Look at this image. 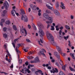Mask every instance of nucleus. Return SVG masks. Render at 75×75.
<instances>
[{"label": "nucleus", "mask_w": 75, "mask_h": 75, "mask_svg": "<svg viewBox=\"0 0 75 75\" xmlns=\"http://www.w3.org/2000/svg\"><path fill=\"white\" fill-rule=\"evenodd\" d=\"M69 68L71 70V71H74V69L72 68V67H69Z\"/></svg>", "instance_id": "obj_35"}, {"label": "nucleus", "mask_w": 75, "mask_h": 75, "mask_svg": "<svg viewBox=\"0 0 75 75\" xmlns=\"http://www.w3.org/2000/svg\"><path fill=\"white\" fill-rule=\"evenodd\" d=\"M30 6L32 7V8L33 10H35V5H33L32 4L30 5Z\"/></svg>", "instance_id": "obj_18"}, {"label": "nucleus", "mask_w": 75, "mask_h": 75, "mask_svg": "<svg viewBox=\"0 0 75 75\" xmlns=\"http://www.w3.org/2000/svg\"><path fill=\"white\" fill-rule=\"evenodd\" d=\"M36 1H37V2L38 3H42V0H35Z\"/></svg>", "instance_id": "obj_29"}, {"label": "nucleus", "mask_w": 75, "mask_h": 75, "mask_svg": "<svg viewBox=\"0 0 75 75\" xmlns=\"http://www.w3.org/2000/svg\"><path fill=\"white\" fill-rule=\"evenodd\" d=\"M36 41L37 42H38L39 45H41V46H42V44L40 43V40H39V39H37L36 40Z\"/></svg>", "instance_id": "obj_27"}, {"label": "nucleus", "mask_w": 75, "mask_h": 75, "mask_svg": "<svg viewBox=\"0 0 75 75\" xmlns=\"http://www.w3.org/2000/svg\"><path fill=\"white\" fill-rule=\"evenodd\" d=\"M54 54L57 58H60L59 54L58 52H54Z\"/></svg>", "instance_id": "obj_11"}, {"label": "nucleus", "mask_w": 75, "mask_h": 75, "mask_svg": "<svg viewBox=\"0 0 75 75\" xmlns=\"http://www.w3.org/2000/svg\"><path fill=\"white\" fill-rule=\"evenodd\" d=\"M71 19L73 20V19H74V16H73L72 15H71Z\"/></svg>", "instance_id": "obj_48"}, {"label": "nucleus", "mask_w": 75, "mask_h": 75, "mask_svg": "<svg viewBox=\"0 0 75 75\" xmlns=\"http://www.w3.org/2000/svg\"><path fill=\"white\" fill-rule=\"evenodd\" d=\"M53 12L55 14V15H56V16H58L59 14V12L57 10H55L53 11Z\"/></svg>", "instance_id": "obj_12"}, {"label": "nucleus", "mask_w": 75, "mask_h": 75, "mask_svg": "<svg viewBox=\"0 0 75 75\" xmlns=\"http://www.w3.org/2000/svg\"><path fill=\"white\" fill-rule=\"evenodd\" d=\"M50 25L49 24H48L47 26V28H48L50 27Z\"/></svg>", "instance_id": "obj_52"}, {"label": "nucleus", "mask_w": 75, "mask_h": 75, "mask_svg": "<svg viewBox=\"0 0 75 75\" xmlns=\"http://www.w3.org/2000/svg\"><path fill=\"white\" fill-rule=\"evenodd\" d=\"M29 54H34V53H33V52L31 51L29 52Z\"/></svg>", "instance_id": "obj_51"}, {"label": "nucleus", "mask_w": 75, "mask_h": 75, "mask_svg": "<svg viewBox=\"0 0 75 75\" xmlns=\"http://www.w3.org/2000/svg\"><path fill=\"white\" fill-rule=\"evenodd\" d=\"M58 61L59 62V64L62 65V66L63 65V64H62V63L63 62L62 61V60L61 59H60V58H58Z\"/></svg>", "instance_id": "obj_14"}, {"label": "nucleus", "mask_w": 75, "mask_h": 75, "mask_svg": "<svg viewBox=\"0 0 75 75\" xmlns=\"http://www.w3.org/2000/svg\"><path fill=\"white\" fill-rule=\"evenodd\" d=\"M26 41H27V42H31V41H30V40H29L28 38H27L26 39Z\"/></svg>", "instance_id": "obj_41"}, {"label": "nucleus", "mask_w": 75, "mask_h": 75, "mask_svg": "<svg viewBox=\"0 0 75 75\" xmlns=\"http://www.w3.org/2000/svg\"><path fill=\"white\" fill-rule=\"evenodd\" d=\"M66 67H67V64H65L62 66V69L64 70V71H65V68H66Z\"/></svg>", "instance_id": "obj_17"}, {"label": "nucleus", "mask_w": 75, "mask_h": 75, "mask_svg": "<svg viewBox=\"0 0 75 75\" xmlns=\"http://www.w3.org/2000/svg\"><path fill=\"white\" fill-rule=\"evenodd\" d=\"M23 60H22V59H20L19 60V64H21L22 63V61Z\"/></svg>", "instance_id": "obj_43"}, {"label": "nucleus", "mask_w": 75, "mask_h": 75, "mask_svg": "<svg viewBox=\"0 0 75 75\" xmlns=\"http://www.w3.org/2000/svg\"><path fill=\"white\" fill-rule=\"evenodd\" d=\"M3 37L4 38H7V35L6 33H4L3 34Z\"/></svg>", "instance_id": "obj_20"}, {"label": "nucleus", "mask_w": 75, "mask_h": 75, "mask_svg": "<svg viewBox=\"0 0 75 75\" xmlns=\"http://www.w3.org/2000/svg\"><path fill=\"white\" fill-rule=\"evenodd\" d=\"M28 12H30L31 11V8H29L28 9Z\"/></svg>", "instance_id": "obj_59"}, {"label": "nucleus", "mask_w": 75, "mask_h": 75, "mask_svg": "<svg viewBox=\"0 0 75 75\" xmlns=\"http://www.w3.org/2000/svg\"><path fill=\"white\" fill-rule=\"evenodd\" d=\"M65 27L67 30H70V27L68 25H66Z\"/></svg>", "instance_id": "obj_22"}, {"label": "nucleus", "mask_w": 75, "mask_h": 75, "mask_svg": "<svg viewBox=\"0 0 75 75\" xmlns=\"http://www.w3.org/2000/svg\"><path fill=\"white\" fill-rule=\"evenodd\" d=\"M55 64H56V65L58 67H59V68H60V66H59V65L58 63L56 62L55 63Z\"/></svg>", "instance_id": "obj_36"}, {"label": "nucleus", "mask_w": 75, "mask_h": 75, "mask_svg": "<svg viewBox=\"0 0 75 75\" xmlns=\"http://www.w3.org/2000/svg\"><path fill=\"white\" fill-rule=\"evenodd\" d=\"M56 48L58 51H61V48H60V47H59V46H57Z\"/></svg>", "instance_id": "obj_19"}, {"label": "nucleus", "mask_w": 75, "mask_h": 75, "mask_svg": "<svg viewBox=\"0 0 75 75\" xmlns=\"http://www.w3.org/2000/svg\"><path fill=\"white\" fill-rule=\"evenodd\" d=\"M46 12L47 13H51V12L49 10H46Z\"/></svg>", "instance_id": "obj_32"}, {"label": "nucleus", "mask_w": 75, "mask_h": 75, "mask_svg": "<svg viewBox=\"0 0 75 75\" xmlns=\"http://www.w3.org/2000/svg\"><path fill=\"white\" fill-rule=\"evenodd\" d=\"M19 39V38H17L16 39H15L14 40V41L15 42H16V41H17Z\"/></svg>", "instance_id": "obj_45"}, {"label": "nucleus", "mask_w": 75, "mask_h": 75, "mask_svg": "<svg viewBox=\"0 0 75 75\" xmlns=\"http://www.w3.org/2000/svg\"><path fill=\"white\" fill-rule=\"evenodd\" d=\"M13 28L16 31H17V28H16V26L15 25H13Z\"/></svg>", "instance_id": "obj_30"}, {"label": "nucleus", "mask_w": 75, "mask_h": 75, "mask_svg": "<svg viewBox=\"0 0 75 75\" xmlns=\"http://www.w3.org/2000/svg\"><path fill=\"white\" fill-rule=\"evenodd\" d=\"M30 62L31 63H34V62H35V61H30Z\"/></svg>", "instance_id": "obj_63"}, {"label": "nucleus", "mask_w": 75, "mask_h": 75, "mask_svg": "<svg viewBox=\"0 0 75 75\" xmlns=\"http://www.w3.org/2000/svg\"><path fill=\"white\" fill-rule=\"evenodd\" d=\"M25 71H27V72H28L29 73L31 72V71H30V70H29V69H27L26 70H25Z\"/></svg>", "instance_id": "obj_33"}, {"label": "nucleus", "mask_w": 75, "mask_h": 75, "mask_svg": "<svg viewBox=\"0 0 75 75\" xmlns=\"http://www.w3.org/2000/svg\"><path fill=\"white\" fill-rule=\"evenodd\" d=\"M12 44L14 48H15L16 47V45H15V44H14V42L12 43Z\"/></svg>", "instance_id": "obj_46"}, {"label": "nucleus", "mask_w": 75, "mask_h": 75, "mask_svg": "<svg viewBox=\"0 0 75 75\" xmlns=\"http://www.w3.org/2000/svg\"><path fill=\"white\" fill-rule=\"evenodd\" d=\"M0 25H1V26H2V27H3V23H2V22H1V23H0Z\"/></svg>", "instance_id": "obj_60"}, {"label": "nucleus", "mask_w": 75, "mask_h": 75, "mask_svg": "<svg viewBox=\"0 0 75 75\" xmlns=\"http://www.w3.org/2000/svg\"><path fill=\"white\" fill-rule=\"evenodd\" d=\"M34 58V57H33V56H30V59H33V58Z\"/></svg>", "instance_id": "obj_50"}, {"label": "nucleus", "mask_w": 75, "mask_h": 75, "mask_svg": "<svg viewBox=\"0 0 75 75\" xmlns=\"http://www.w3.org/2000/svg\"><path fill=\"white\" fill-rule=\"evenodd\" d=\"M7 28L5 27L3 28V30L4 31H7Z\"/></svg>", "instance_id": "obj_34"}, {"label": "nucleus", "mask_w": 75, "mask_h": 75, "mask_svg": "<svg viewBox=\"0 0 75 75\" xmlns=\"http://www.w3.org/2000/svg\"><path fill=\"white\" fill-rule=\"evenodd\" d=\"M3 13H4V14H6V13H7V11L5 10H4L3 11Z\"/></svg>", "instance_id": "obj_47"}, {"label": "nucleus", "mask_w": 75, "mask_h": 75, "mask_svg": "<svg viewBox=\"0 0 75 75\" xmlns=\"http://www.w3.org/2000/svg\"><path fill=\"white\" fill-rule=\"evenodd\" d=\"M40 41L41 42V43H43V42L42 41H43V39H42H42H40Z\"/></svg>", "instance_id": "obj_44"}, {"label": "nucleus", "mask_w": 75, "mask_h": 75, "mask_svg": "<svg viewBox=\"0 0 75 75\" xmlns=\"http://www.w3.org/2000/svg\"><path fill=\"white\" fill-rule=\"evenodd\" d=\"M4 6L6 9H7V8H8L9 4H8V2L7 1H5V3H4Z\"/></svg>", "instance_id": "obj_6"}, {"label": "nucleus", "mask_w": 75, "mask_h": 75, "mask_svg": "<svg viewBox=\"0 0 75 75\" xmlns=\"http://www.w3.org/2000/svg\"><path fill=\"white\" fill-rule=\"evenodd\" d=\"M28 28L29 29H30V28H31V26H30V25H28Z\"/></svg>", "instance_id": "obj_57"}, {"label": "nucleus", "mask_w": 75, "mask_h": 75, "mask_svg": "<svg viewBox=\"0 0 75 75\" xmlns=\"http://www.w3.org/2000/svg\"><path fill=\"white\" fill-rule=\"evenodd\" d=\"M51 62H53V63L54 62H55V60L54 59H52L51 60Z\"/></svg>", "instance_id": "obj_55"}, {"label": "nucleus", "mask_w": 75, "mask_h": 75, "mask_svg": "<svg viewBox=\"0 0 75 75\" xmlns=\"http://www.w3.org/2000/svg\"><path fill=\"white\" fill-rule=\"evenodd\" d=\"M38 72L39 73H40V74H41V73L42 72V71L41 70H39Z\"/></svg>", "instance_id": "obj_64"}, {"label": "nucleus", "mask_w": 75, "mask_h": 75, "mask_svg": "<svg viewBox=\"0 0 75 75\" xmlns=\"http://www.w3.org/2000/svg\"><path fill=\"white\" fill-rule=\"evenodd\" d=\"M48 21H46L47 24H52L53 22V19L52 17H50L48 19Z\"/></svg>", "instance_id": "obj_3"}, {"label": "nucleus", "mask_w": 75, "mask_h": 75, "mask_svg": "<svg viewBox=\"0 0 75 75\" xmlns=\"http://www.w3.org/2000/svg\"><path fill=\"white\" fill-rule=\"evenodd\" d=\"M24 31L25 32V34L26 35H27V31L25 29L21 28V33H24Z\"/></svg>", "instance_id": "obj_10"}, {"label": "nucleus", "mask_w": 75, "mask_h": 75, "mask_svg": "<svg viewBox=\"0 0 75 75\" xmlns=\"http://www.w3.org/2000/svg\"><path fill=\"white\" fill-rule=\"evenodd\" d=\"M51 28H50L51 30H52V31H54L55 29L54 28V26H51Z\"/></svg>", "instance_id": "obj_31"}, {"label": "nucleus", "mask_w": 75, "mask_h": 75, "mask_svg": "<svg viewBox=\"0 0 75 75\" xmlns=\"http://www.w3.org/2000/svg\"><path fill=\"white\" fill-rule=\"evenodd\" d=\"M19 47H20L18 46V47H16V52H17V54H18V53H20V51H19V50H18V48Z\"/></svg>", "instance_id": "obj_16"}, {"label": "nucleus", "mask_w": 75, "mask_h": 75, "mask_svg": "<svg viewBox=\"0 0 75 75\" xmlns=\"http://www.w3.org/2000/svg\"><path fill=\"white\" fill-rule=\"evenodd\" d=\"M62 55L64 57V56H66V55H67V54L64 53H62Z\"/></svg>", "instance_id": "obj_42"}, {"label": "nucleus", "mask_w": 75, "mask_h": 75, "mask_svg": "<svg viewBox=\"0 0 75 75\" xmlns=\"http://www.w3.org/2000/svg\"><path fill=\"white\" fill-rule=\"evenodd\" d=\"M25 64L26 65H28V62H26L25 63Z\"/></svg>", "instance_id": "obj_58"}, {"label": "nucleus", "mask_w": 75, "mask_h": 75, "mask_svg": "<svg viewBox=\"0 0 75 75\" xmlns=\"http://www.w3.org/2000/svg\"><path fill=\"white\" fill-rule=\"evenodd\" d=\"M69 37V36H67V37L64 36V39H65L66 40H67V39Z\"/></svg>", "instance_id": "obj_39"}, {"label": "nucleus", "mask_w": 75, "mask_h": 75, "mask_svg": "<svg viewBox=\"0 0 75 75\" xmlns=\"http://www.w3.org/2000/svg\"><path fill=\"white\" fill-rule=\"evenodd\" d=\"M5 21V20L4 19H2L1 20V23H4Z\"/></svg>", "instance_id": "obj_40"}, {"label": "nucleus", "mask_w": 75, "mask_h": 75, "mask_svg": "<svg viewBox=\"0 0 75 75\" xmlns=\"http://www.w3.org/2000/svg\"><path fill=\"white\" fill-rule=\"evenodd\" d=\"M60 4H61L60 6L61 7L62 9H65V7L64 6V3L62 2H61Z\"/></svg>", "instance_id": "obj_13"}, {"label": "nucleus", "mask_w": 75, "mask_h": 75, "mask_svg": "<svg viewBox=\"0 0 75 75\" xmlns=\"http://www.w3.org/2000/svg\"><path fill=\"white\" fill-rule=\"evenodd\" d=\"M39 35L40 37H42L44 35V33L43 30L41 28H39Z\"/></svg>", "instance_id": "obj_5"}, {"label": "nucleus", "mask_w": 75, "mask_h": 75, "mask_svg": "<svg viewBox=\"0 0 75 75\" xmlns=\"http://www.w3.org/2000/svg\"><path fill=\"white\" fill-rule=\"evenodd\" d=\"M10 67L11 68H13V64H12L10 66Z\"/></svg>", "instance_id": "obj_54"}, {"label": "nucleus", "mask_w": 75, "mask_h": 75, "mask_svg": "<svg viewBox=\"0 0 75 75\" xmlns=\"http://www.w3.org/2000/svg\"><path fill=\"white\" fill-rule=\"evenodd\" d=\"M35 62H40V60H39L38 58L37 57L36 58L35 60Z\"/></svg>", "instance_id": "obj_21"}, {"label": "nucleus", "mask_w": 75, "mask_h": 75, "mask_svg": "<svg viewBox=\"0 0 75 75\" xmlns=\"http://www.w3.org/2000/svg\"><path fill=\"white\" fill-rule=\"evenodd\" d=\"M59 6V4H58V3H56V4L55 5V7L56 8H58Z\"/></svg>", "instance_id": "obj_23"}, {"label": "nucleus", "mask_w": 75, "mask_h": 75, "mask_svg": "<svg viewBox=\"0 0 75 75\" xmlns=\"http://www.w3.org/2000/svg\"><path fill=\"white\" fill-rule=\"evenodd\" d=\"M42 51H40V53H39V55H41V54H42L43 56H45V54L44 53V52H45L46 51H45V50L44 49H42Z\"/></svg>", "instance_id": "obj_7"}, {"label": "nucleus", "mask_w": 75, "mask_h": 75, "mask_svg": "<svg viewBox=\"0 0 75 75\" xmlns=\"http://www.w3.org/2000/svg\"><path fill=\"white\" fill-rule=\"evenodd\" d=\"M55 70H54V69L53 68L52 70L50 71V72L51 73H53V74H54V73H55L56 72V73H58V69L57 68H55Z\"/></svg>", "instance_id": "obj_8"}, {"label": "nucleus", "mask_w": 75, "mask_h": 75, "mask_svg": "<svg viewBox=\"0 0 75 75\" xmlns=\"http://www.w3.org/2000/svg\"><path fill=\"white\" fill-rule=\"evenodd\" d=\"M50 5H51V6H52L53 5L51 3H48L46 4V6L47 7L48 9H50V10H51L52 11L54 10V8H53V7H51L50 6Z\"/></svg>", "instance_id": "obj_2"}, {"label": "nucleus", "mask_w": 75, "mask_h": 75, "mask_svg": "<svg viewBox=\"0 0 75 75\" xmlns=\"http://www.w3.org/2000/svg\"><path fill=\"white\" fill-rule=\"evenodd\" d=\"M41 11V10L40 9L38 11V16H41V13H40Z\"/></svg>", "instance_id": "obj_28"}, {"label": "nucleus", "mask_w": 75, "mask_h": 75, "mask_svg": "<svg viewBox=\"0 0 75 75\" xmlns=\"http://www.w3.org/2000/svg\"><path fill=\"white\" fill-rule=\"evenodd\" d=\"M43 17L45 18L46 19H48L50 17H50L49 15H48L47 13H44L43 15Z\"/></svg>", "instance_id": "obj_9"}, {"label": "nucleus", "mask_w": 75, "mask_h": 75, "mask_svg": "<svg viewBox=\"0 0 75 75\" xmlns=\"http://www.w3.org/2000/svg\"><path fill=\"white\" fill-rule=\"evenodd\" d=\"M3 1L2 0L0 1V4H2L3 3Z\"/></svg>", "instance_id": "obj_62"}, {"label": "nucleus", "mask_w": 75, "mask_h": 75, "mask_svg": "<svg viewBox=\"0 0 75 75\" xmlns=\"http://www.w3.org/2000/svg\"><path fill=\"white\" fill-rule=\"evenodd\" d=\"M32 27L35 30H37V28L34 24H33Z\"/></svg>", "instance_id": "obj_26"}, {"label": "nucleus", "mask_w": 75, "mask_h": 75, "mask_svg": "<svg viewBox=\"0 0 75 75\" xmlns=\"http://www.w3.org/2000/svg\"><path fill=\"white\" fill-rule=\"evenodd\" d=\"M21 13H22V14H25V13L24 12V11L23 9L21 10Z\"/></svg>", "instance_id": "obj_24"}, {"label": "nucleus", "mask_w": 75, "mask_h": 75, "mask_svg": "<svg viewBox=\"0 0 75 75\" xmlns=\"http://www.w3.org/2000/svg\"><path fill=\"white\" fill-rule=\"evenodd\" d=\"M6 24L7 25H9L10 24V21H6Z\"/></svg>", "instance_id": "obj_37"}, {"label": "nucleus", "mask_w": 75, "mask_h": 75, "mask_svg": "<svg viewBox=\"0 0 75 75\" xmlns=\"http://www.w3.org/2000/svg\"><path fill=\"white\" fill-rule=\"evenodd\" d=\"M14 11L15 13H16V11L14 9H13L12 11L11 12V13L12 15H13V16H15V13H14Z\"/></svg>", "instance_id": "obj_15"}, {"label": "nucleus", "mask_w": 75, "mask_h": 75, "mask_svg": "<svg viewBox=\"0 0 75 75\" xmlns=\"http://www.w3.org/2000/svg\"><path fill=\"white\" fill-rule=\"evenodd\" d=\"M4 47L5 48V50H7V46L6 45H4Z\"/></svg>", "instance_id": "obj_38"}, {"label": "nucleus", "mask_w": 75, "mask_h": 75, "mask_svg": "<svg viewBox=\"0 0 75 75\" xmlns=\"http://www.w3.org/2000/svg\"><path fill=\"white\" fill-rule=\"evenodd\" d=\"M61 33H62V30H60L59 33V35H61Z\"/></svg>", "instance_id": "obj_49"}, {"label": "nucleus", "mask_w": 75, "mask_h": 75, "mask_svg": "<svg viewBox=\"0 0 75 75\" xmlns=\"http://www.w3.org/2000/svg\"><path fill=\"white\" fill-rule=\"evenodd\" d=\"M21 20H24L25 22H27L28 21V18H27V16H22L21 17Z\"/></svg>", "instance_id": "obj_4"}, {"label": "nucleus", "mask_w": 75, "mask_h": 75, "mask_svg": "<svg viewBox=\"0 0 75 75\" xmlns=\"http://www.w3.org/2000/svg\"><path fill=\"white\" fill-rule=\"evenodd\" d=\"M7 55H8V56H9V58H11V55H10V53H8Z\"/></svg>", "instance_id": "obj_53"}, {"label": "nucleus", "mask_w": 75, "mask_h": 75, "mask_svg": "<svg viewBox=\"0 0 75 75\" xmlns=\"http://www.w3.org/2000/svg\"><path fill=\"white\" fill-rule=\"evenodd\" d=\"M60 30H63V28H64V27H63V26H61V27H60Z\"/></svg>", "instance_id": "obj_61"}, {"label": "nucleus", "mask_w": 75, "mask_h": 75, "mask_svg": "<svg viewBox=\"0 0 75 75\" xmlns=\"http://www.w3.org/2000/svg\"><path fill=\"white\" fill-rule=\"evenodd\" d=\"M74 54H72V53H71L70 54V55L71 56V57H72L73 59H75V57H74Z\"/></svg>", "instance_id": "obj_25"}, {"label": "nucleus", "mask_w": 75, "mask_h": 75, "mask_svg": "<svg viewBox=\"0 0 75 75\" xmlns=\"http://www.w3.org/2000/svg\"><path fill=\"white\" fill-rule=\"evenodd\" d=\"M47 69H51V67H47Z\"/></svg>", "instance_id": "obj_56"}, {"label": "nucleus", "mask_w": 75, "mask_h": 75, "mask_svg": "<svg viewBox=\"0 0 75 75\" xmlns=\"http://www.w3.org/2000/svg\"><path fill=\"white\" fill-rule=\"evenodd\" d=\"M46 36L49 40H51L50 42L53 45L55 44L54 37H53L51 33H50L49 32L47 31L46 33Z\"/></svg>", "instance_id": "obj_1"}]
</instances>
